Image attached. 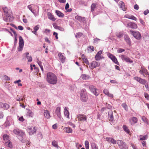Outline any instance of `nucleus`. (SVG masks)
Listing matches in <instances>:
<instances>
[{"label": "nucleus", "instance_id": "1", "mask_svg": "<svg viewBox=\"0 0 149 149\" xmlns=\"http://www.w3.org/2000/svg\"><path fill=\"white\" fill-rule=\"evenodd\" d=\"M2 9L4 13V16L3 17V20L7 22H10L12 17L11 10L5 6L3 7Z\"/></svg>", "mask_w": 149, "mask_h": 149}, {"label": "nucleus", "instance_id": "2", "mask_svg": "<svg viewBox=\"0 0 149 149\" xmlns=\"http://www.w3.org/2000/svg\"><path fill=\"white\" fill-rule=\"evenodd\" d=\"M47 80L49 83L54 84L57 83V77L54 73L49 72L47 73Z\"/></svg>", "mask_w": 149, "mask_h": 149}, {"label": "nucleus", "instance_id": "3", "mask_svg": "<svg viewBox=\"0 0 149 149\" xmlns=\"http://www.w3.org/2000/svg\"><path fill=\"white\" fill-rule=\"evenodd\" d=\"M27 8L35 16L39 15V8L38 6L31 4L28 5Z\"/></svg>", "mask_w": 149, "mask_h": 149}, {"label": "nucleus", "instance_id": "4", "mask_svg": "<svg viewBox=\"0 0 149 149\" xmlns=\"http://www.w3.org/2000/svg\"><path fill=\"white\" fill-rule=\"evenodd\" d=\"M81 99L84 102H86L88 99V96L85 89L82 90L81 92Z\"/></svg>", "mask_w": 149, "mask_h": 149}, {"label": "nucleus", "instance_id": "5", "mask_svg": "<svg viewBox=\"0 0 149 149\" xmlns=\"http://www.w3.org/2000/svg\"><path fill=\"white\" fill-rule=\"evenodd\" d=\"M130 33L137 40H139L141 38V36L139 31L131 30Z\"/></svg>", "mask_w": 149, "mask_h": 149}, {"label": "nucleus", "instance_id": "6", "mask_svg": "<svg viewBox=\"0 0 149 149\" xmlns=\"http://www.w3.org/2000/svg\"><path fill=\"white\" fill-rule=\"evenodd\" d=\"M117 144L120 149H127L128 147L125 143L121 140H117Z\"/></svg>", "mask_w": 149, "mask_h": 149}, {"label": "nucleus", "instance_id": "7", "mask_svg": "<svg viewBox=\"0 0 149 149\" xmlns=\"http://www.w3.org/2000/svg\"><path fill=\"white\" fill-rule=\"evenodd\" d=\"M37 130L35 127L31 126H29L27 129V131L30 135H33L36 133Z\"/></svg>", "mask_w": 149, "mask_h": 149}, {"label": "nucleus", "instance_id": "8", "mask_svg": "<svg viewBox=\"0 0 149 149\" xmlns=\"http://www.w3.org/2000/svg\"><path fill=\"white\" fill-rule=\"evenodd\" d=\"M13 132L15 134L17 135L22 137L24 136L25 135V134L23 131L18 129H16L13 130Z\"/></svg>", "mask_w": 149, "mask_h": 149}, {"label": "nucleus", "instance_id": "9", "mask_svg": "<svg viewBox=\"0 0 149 149\" xmlns=\"http://www.w3.org/2000/svg\"><path fill=\"white\" fill-rule=\"evenodd\" d=\"M24 45V41L21 36L19 37V47H18V50L20 52L21 51L23 48Z\"/></svg>", "mask_w": 149, "mask_h": 149}, {"label": "nucleus", "instance_id": "10", "mask_svg": "<svg viewBox=\"0 0 149 149\" xmlns=\"http://www.w3.org/2000/svg\"><path fill=\"white\" fill-rule=\"evenodd\" d=\"M90 91L93 93L95 96H98L99 93L97 92V89L93 85H90L89 87Z\"/></svg>", "mask_w": 149, "mask_h": 149}, {"label": "nucleus", "instance_id": "11", "mask_svg": "<svg viewBox=\"0 0 149 149\" xmlns=\"http://www.w3.org/2000/svg\"><path fill=\"white\" fill-rule=\"evenodd\" d=\"M78 120L81 121H86L87 120V117L83 114H79L77 116Z\"/></svg>", "mask_w": 149, "mask_h": 149}, {"label": "nucleus", "instance_id": "12", "mask_svg": "<svg viewBox=\"0 0 149 149\" xmlns=\"http://www.w3.org/2000/svg\"><path fill=\"white\" fill-rule=\"evenodd\" d=\"M120 57L123 61H125L126 62L132 63L133 62V61L130 59V58L124 55H121Z\"/></svg>", "mask_w": 149, "mask_h": 149}, {"label": "nucleus", "instance_id": "13", "mask_svg": "<svg viewBox=\"0 0 149 149\" xmlns=\"http://www.w3.org/2000/svg\"><path fill=\"white\" fill-rule=\"evenodd\" d=\"M134 79L139 82L140 83L143 85L145 84L146 82V81L138 77H135L134 78Z\"/></svg>", "mask_w": 149, "mask_h": 149}, {"label": "nucleus", "instance_id": "14", "mask_svg": "<svg viewBox=\"0 0 149 149\" xmlns=\"http://www.w3.org/2000/svg\"><path fill=\"white\" fill-rule=\"evenodd\" d=\"M102 51L100 50L97 53L95 56V58L96 60L98 61L104 58L103 56L101 55L102 53Z\"/></svg>", "mask_w": 149, "mask_h": 149}, {"label": "nucleus", "instance_id": "15", "mask_svg": "<svg viewBox=\"0 0 149 149\" xmlns=\"http://www.w3.org/2000/svg\"><path fill=\"white\" fill-rule=\"evenodd\" d=\"M100 63L96 61H93L91 63L90 68L91 69H93L97 67H98L100 65Z\"/></svg>", "mask_w": 149, "mask_h": 149}, {"label": "nucleus", "instance_id": "16", "mask_svg": "<svg viewBox=\"0 0 149 149\" xmlns=\"http://www.w3.org/2000/svg\"><path fill=\"white\" fill-rule=\"evenodd\" d=\"M127 26L131 28L132 29H136L137 27V24L134 22L128 23L127 25Z\"/></svg>", "mask_w": 149, "mask_h": 149}, {"label": "nucleus", "instance_id": "17", "mask_svg": "<svg viewBox=\"0 0 149 149\" xmlns=\"http://www.w3.org/2000/svg\"><path fill=\"white\" fill-rule=\"evenodd\" d=\"M138 120L137 118L135 117H132L129 120L130 123L132 125H133L137 123Z\"/></svg>", "mask_w": 149, "mask_h": 149}, {"label": "nucleus", "instance_id": "18", "mask_svg": "<svg viewBox=\"0 0 149 149\" xmlns=\"http://www.w3.org/2000/svg\"><path fill=\"white\" fill-rule=\"evenodd\" d=\"M61 107H57L56 109L55 112L57 116L60 118H61Z\"/></svg>", "mask_w": 149, "mask_h": 149}, {"label": "nucleus", "instance_id": "19", "mask_svg": "<svg viewBox=\"0 0 149 149\" xmlns=\"http://www.w3.org/2000/svg\"><path fill=\"white\" fill-rule=\"evenodd\" d=\"M58 56L59 57V59L61 62L63 63H64L65 61V58L63 56L62 53L60 52L58 54Z\"/></svg>", "mask_w": 149, "mask_h": 149}, {"label": "nucleus", "instance_id": "20", "mask_svg": "<svg viewBox=\"0 0 149 149\" xmlns=\"http://www.w3.org/2000/svg\"><path fill=\"white\" fill-rule=\"evenodd\" d=\"M3 143H6L7 142L10 141L9 136L7 134H4L3 136Z\"/></svg>", "mask_w": 149, "mask_h": 149}, {"label": "nucleus", "instance_id": "21", "mask_svg": "<svg viewBox=\"0 0 149 149\" xmlns=\"http://www.w3.org/2000/svg\"><path fill=\"white\" fill-rule=\"evenodd\" d=\"M109 119V120L111 121L114 120L113 115L112 111L110 110L108 112Z\"/></svg>", "mask_w": 149, "mask_h": 149}, {"label": "nucleus", "instance_id": "22", "mask_svg": "<svg viewBox=\"0 0 149 149\" xmlns=\"http://www.w3.org/2000/svg\"><path fill=\"white\" fill-rule=\"evenodd\" d=\"M47 15L49 19L50 20L53 21L56 20V19L54 17V16L50 12H48L47 13Z\"/></svg>", "mask_w": 149, "mask_h": 149}, {"label": "nucleus", "instance_id": "23", "mask_svg": "<svg viewBox=\"0 0 149 149\" xmlns=\"http://www.w3.org/2000/svg\"><path fill=\"white\" fill-rule=\"evenodd\" d=\"M64 114L66 117L69 118V113L68 111V107H65L64 108Z\"/></svg>", "mask_w": 149, "mask_h": 149}, {"label": "nucleus", "instance_id": "24", "mask_svg": "<svg viewBox=\"0 0 149 149\" xmlns=\"http://www.w3.org/2000/svg\"><path fill=\"white\" fill-rule=\"evenodd\" d=\"M44 114L45 117L47 119H49L50 117L49 112L47 110L44 111Z\"/></svg>", "mask_w": 149, "mask_h": 149}, {"label": "nucleus", "instance_id": "25", "mask_svg": "<svg viewBox=\"0 0 149 149\" xmlns=\"http://www.w3.org/2000/svg\"><path fill=\"white\" fill-rule=\"evenodd\" d=\"M63 130L65 132L68 133H72V128L69 127H65Z\"/></svg>", "mask_w": 149, "mask_h": 149}, {"label": "nucleus", "instance_id": "26", "mask_svg": "<svg viewBox=\"0 0 149 149\" xmlns=\"http://www.w3.org/2000/svg\"><path fill=\"white\" fill-rule=\"evenodd\" d=\"M81 58L84 63H85L86 64H89L88 61L84 54H83L82 55Z\"/></svg>", "mask_w": 149, "mask_h": 149}, {"label": "nucleus", "instance_id": "27", "mask_svg": "<svg viewBox=\"0 0 149 149\" xmlns=\"http://www.w3.org/2000/svg\"><path fill=\"white\" fill-rule=\"evenodd\" d=\"M0 105L2 107L4 108V109H8L9 107V106L8 104L4 103L1 102H0Z\"/></svg>", "mask_w": 149, "mask_h": 149}, {"label": "nucleus", "instance_id": "28", "mask_svg": "<svg viewBox=\"0 0 149 149\" xmlns=\"http://www.w3.org/2000/svg\"><path fill=\"white\" fill-rule=\"evenodd\" d=\"M55 13L59 17H63L64 16V14L59 10H56Z\"/></svg>", "mask_w": 149, "mask_h": 149}, {"label": "nucleus", "instance_id": "29", "mask_svg": "<svg viewBox=\"0 0 149 149\" xmlns=\"http://www.w3.org/2000/svg\"><path fill=\"white\" fill-rule=\"evenodd\" d=\"M81 77L83 80H87L90 78V76L88 75H87L85 74H81Z\"/></svg>", "mask_w": 149, "mask_h": 149}, {"label": "nucleus", "instance_id": "30", "mask_svg": "<svg viewBox=\"0 0 149 149\" xmlns=\"http://www.w3.org/2000/svg\"><path fill=\"white\" fill-rule=\"evenodd\" d=\"M124 39L128 44H131V41L130 39L129 36L126 35H125L124 36Z\"/></svg>", "mask_w": 149, "mask_h": 149}, {"label": "nucleus", "instance_id": "31", "mask_svg": "<svg viewBox=\"0 0 149 149\" xmlns=\"http://www.w3.org/2000/svg\"><path fill=\"white\" fill-rule=\"evenodd\" d=\"M29 54V52H26L25 54H24V55H25L26 56V57L28 60V61L29 62H31L32 61V58L31 56H28Z\"/></svg>", "mask_w": 149, "mask_h": 149}, {"label": "nucleus", "instance_id": "32", "mask_svg": "<svg viewBox=\"0 0 149 149\" xmlns=\"http://www.w3.org/2000/svg\"><path fill=\"white\" fill-rule=\"evenodd\" d=\"M123 128L125 132L127 134H130V131L128 129V128L126 125H123Z\"/></svg>", "mask_w": 149, "mask_h": 149}, {"label": "nucleus", "instance_id": "33", "mask_svg": "<svg viewBox=\"0 0 149 149\" xmlns=\"http://www.w3.org/2000/svg\"><path fill=\"white\" fill-rule=\"evenodd\" d=\"M119 6L120 8L124 11L125 10L124 3L122 1L120 2Z\"/></svg>", "mask_w": 149, "mask_h": 149}, {"label": "nucleus", "instance_id": "34", "mask_svg": "<svg viewBox=\"0 0 149 149\" xmlns=\"http://www.w3.org/2000/svg\"><path fill=\"white\" fill-rule=\"evenodd\" d=\"M27 110L28 111L27 112V113L29 116V117H33L34 116L33 113L29 109H28Z\"/></svg>", "mask_w": 149, "mask_h": 149}, {"label": "nucleus", "instance_id": "35", "mask_svg": "<svg viewBox=\"0 0 149 149\" xmlns=\"http://www.w3.org/2000/svg\"><path fill=\"white\" fill-rule=\"evenodd\" d=\"M96 4L94 3H93L92 4L91 7V12H93L94 10L95 9L96 7Z\"/></svg>", "mask_w": 149, "mask_h": 149}, {"label": "nucleus", "instance_id": "36", "mask_svg": "<svg viewBox=\"0 0 149 149\" xmlns=\"http://www.w3.org/2000/svg\"><path fill=\"white\" fill-rule=\"evenodd\" d=\"M52 145L55 147H56L57 149L59 148V146H58L57 142L55 141H53L52 142Z\"/></svg>", "mask_w": 149, "mask_h": 149}, {"label": "nucleus", "instance_id": "37", "mask_svg": "<svg viewBox=\"0 0 149 149\" xmlns=\"http://www.w3.org/2000/svg\"><path fill=\"white\" fill-rule=\"evenodd\" d=\"M6 144V145L8 147H9L10 148H12L13 147V145H12V143L10 141H8L6 143H5Z\"/></svg>", "mask_w": 149, "mask_h": 149}, {"label": "nucleus", "instance_id": "38", "mask_svg": "<svg viewBox=\"0 0 149 149\" xmlns=\"http://www.w3.org/2000/svg\"><path fill=\"white\" fill-rule=\"evenodd\" d=\"M123 35V33L122 32H119L116 33V36L117 37L119 38H121Z\"/></svg>", "mask_w": 149, "mask_h": 149}, {"label": "nucleus", "instance_id": "39", "mask_svg": "<svg viewBox=\"0 0 149 149\" xmlns=\"http://www.w3.org/2000/svg\"><path fill=\"white\" fill-rule=\"evenodd\" d=\"M143 76L144 77H146V75H148L149 74L147 70L145 69L144 68H143Z\"/></svg>", "mask_w": 149, "mask_h": 149}, {"label": "nucleus", "instance_id": "40", "mask_svg": "<svg viewBox=\"0 0 149 149\" xmlns=\"http://www.w3.org/2000/svg\"><path fill=\"white\" fill-rule=\"evenodd\" d=\"M91 146L92 149H98L96 145L94 143H91Z\"/></svg>", "mask_w": 149, "mask_h": 149}, {"label": "nucleus", "instance_id": "41", "mask_svg": "<svg viewBox=\"0 0 149 149\" xmlns=\"http://www.w3.org/2000/svg\"><path fill=\"white\" fill-rule=\"evenodd\" d=\"M122 106L123 107V108L126 111H127L128 110L127 106L126 103H124L122 104Z\"/></svg>", "mask_w": 149, "mask_h": 149}, {"label": "nucleus", "instance_id": "42", "mask_svg": "<svg viewBox=\"0 0 149 149\" xmlns=\"http://www.w3.org/2000/svg\"><path fill=\"white\" fill-rule=\"evenodd\" d=\"M75 19L80 22H81L83 18L79 16H77L75 17Z\"/></svg>", "mask_w": 149, "mask_h": 149}, {"label": "nucleus", "instance_id": "43", "mask_svg": "<svg viewBox=\"0 0 149 149\" xmlns=\"http://www.w3.org/2000/svg\"><path fill=\"white\" fill-rule=\"evenodd\" d=\"M86 149H89V142L87 141H86L85 142Z\"/></svg>", "mask_w": 149, "mask_h": 149}, {"label": "nucleus", "instance_id": "44", "mask_svg": "<svg viewBox=\"0 0 149 149\" xmlns=\"http://www.w3.org/2000/svg\"><path fill=\"white\" fill-rule=\"evenodd\" d=\"M141 119L144 122L148 123V120L145 116L142 117Z\"/></svg>", "mask_w": 149, "mask_h": 149}, {"label": "nucleus", "instance_id": "45", "mask_svg": "<svg viewBox=\"0 0 149 149\" xmlns=\"http://www.w3.org/2000/svg\"><path fill=\"white\" fill-rule=\"evenodd\" d=\"M148 136L147 135H146L145 136H143L142 137L140 138V140H146L147 138H148Z\"/></svg>", "mask_w": 149, "mask_h": 149}, {"label": "nucleus", "instance_id": "46", "mask_svg": "<svg viewBox=\"0 0 149 149\" xmlns=\"http://www.w3.org/2000/svg\"><path fill=\"white\" fill-rule=\"evenodd\" d=\"M112 61L116 64L119 65V63L118 62L117 60L116 57L114 58Z\"/></svg>", "mask_w": 149, "mask_h": 149}, {"label": "nucleus", "instance_id": "47", "mask_svg": "<svg viewBox=\"0 0 149 149\" xmlns=\"http://www.w3.org/2000/svg\"><path fill=\"white\" fill-rule=\"evenodd\" d=\"M82 35V33L80 32H79L77 33L75 37L76 38H79Z\"/></svg>", "mask_w": 149, "mask_h": 149}, {"label": "nucleus", "instance_id": "48", "mask_svg": "<svg viewBox=\"0 0 149 149\" xmlns=\"http://www.w3.org/2000/svg\"><path fill=\"white\" fill-rule=\"evenodd\" d=\"M39 28L40 25L38 24L37 25L34 27L33 28L34 30L37 31L39 29Z\"/></svg>", "mask_w": 149, "mask_h": 149}, {"label": "nucleus", "instance_id": "49", "mask_svg": "<svg viewBox=\"0 0 149 149\" xmlns=\"http://www.w3.org/2000/svg\"><path fill=\"white\" fill-rule=\"evenodd\" d=\"M103 92V93L106 95H107L109 93L108 90L106 89L104 90Z\"/></svg>", "mask_w": 149, "mask_h": 149}, {"label": "nucleus", "instance_id": "50", "mask_svg": "<svg viewBox=\"0 0 149 149\" xmlns=\"http://www.w3.org/2000/svg\"><path fill=\"white\" fill-rule=\"evenodd\" d=\"M144 96L145 98L148 100H149V95L147 93H145Z\"/></svg>", "mask_w": 149, "mask_h": 149}, {"label": "nucleus", "instance_id": "51", "mask_svg": "<svg viewBox=\"0 0 149 149\" xmlns=\"http://www.w3.org/2000/svg\"><path fill=\"white\" fill-rule=\"evenodd\" d=\"M125 51V50L124 49L122 48H119L117 50V52L118 53H120L123 52H124Z\"/></svg>", "mask_w": 149, "mask_h": 149}, {"label": "nucleus", "instance_id": "52", "mask_svg": "<svg viewBox=\"0 0 149 149\" xmlns=\"http://www.w3.org/2000/svg\"><path fill=\"white\" fill-rule=\"evenodd\" d=\"M112 60L115 57V56L112 54H109L108 56Z\"/></svg>", "mask_w": 149, "mask_h": 149}, {"label": "nucleus", "instance_id": "53", "mask_svg": "<svg viewBox=\"0 0 149 149\" xmlns=\"http://www.w3.org/2000/svg\"><path fill=\"white\" fill-rule=\"evenodd\" d=\"M112 60L115 57V56L112 54H109L108 56Z\"/></svg>", "mask_w": 149, "mask_h": 149}, {"label": "nucleus", "instance_id": "54", "mask_svg": "<svg viewBox=\"0 0 149 149\" xmlns=\"http://www.w3.org/2000/svg\"><path fill=\"white\" fill-rule=\"evenodd\" d=\"M130 19H132L135 21H136L137 20V18L133 15H131L130 16Z\"/></svg>", "mask_w": 149, "mask_h": 149}, {"label": "nucleus", "instance_id": "55", "mask_svg": "<svg viewBox=\"0 0 149 149\" xmlns=\"http://www.w3.org/2000/svg\"><path fill=\"white\" fill-rule=\"evenodd\" d=\"M110 142L113 144H116V141L112 138H111Z\"/></svg>", "mask_w": 149, "mask_h": 149}, {"label": "nucleus", "instance_id": "56", "mask_svg": "<svg viewBox=\"0 0 149 149\" xmlns=\"http://www.w3.org/2000/svg\"><path fill=\"white\" fill-rule=\"evenodd\" d=\"M4 79L6 80L7 81H9L10 80V78L9 77L7 76V75H5L4 76Z\"/></svg>", "mask_w": 149, "mask_h": 149}, {"label": "nucleus", "instance_id": "57", "mask_svg": "<svg viewBox=\"0 0 149 149\" xmlns=\"http://www.w3.org/2000/svg\"><path fill=\"white\" fill-rule=\"evenodd\" d=\"M21 97H19L18 95H17L16 97V100L17 101L20 102L21 101Z\"/></svg>", "mask_w": 149, "mask_h": 149}, {"label": "nucleus", "instance_id": "58", "mask_svg": "<svg viewBox=\"0 0 149 149\" xmlns=\"http://www.w3.org/2000/svg\"><path fill=\"white\" fill-rule=\"evenodd\" d=\"M100 40V39L97 38L94 39V42L95 43H97Z\"/></svg>", "mask_w": 149, "mask_h": 149}, {"label": "nucleus", "instance_id": "59", "mask_svg": "<svg viewBox=\"0 0 149 149\" xmlns=\"http://www.w3.org/2000/svg\"><path fill=\"white\" fill-rule=\"evenodd\" d=\"M139 21L140 23L143 25H145V23L141 19H139Z\"/></svg>", "mask_w": 149, "mask_h": 149}, {"label": "nucleus", "instance_id": "60", "mask_svg": "<svg viewBox=\"0 0 149 149\" xmlns=\"http://www.w3.org/2000/svg\"><path fill=\"white\" fill-rule=\"evenodd\" d=\"M37 62L38 63V64L40 66V67L41 66H41L42 65V62L41 61H40L39 60H38V59L37 60Z\"/></svg>", "mask_w": 149, "mask_h": 149}, {"label": "nucleus", "instance_id": "61", "mask_svg": "<svg viewBox=\"0 0 149 149\" xmlns=\"http://www.w3.org/2000/svg\"><path fill=\"white\" fill-rule=\"evenodd\" d=\"M50 31V30L49 29H46L43 32L46 33H49Z\"/></svg>", "mask_w": 149, "mask_h": 149}, {"label": "nucleus", "instance_id": "62", "mask_svg": "<svg viewBox=\"0 0 149 149\" xmlns=\"http://www.w3.org/2000/svg\"><path fill=\"white\" fill-rule=\"evenodd\" d=\"M53 26L54 28L56 29H58L59 26H57L56 24H53Z\"/></svg>", "mask_w": 149, "mask_h": 149}, {"label": "nucleus", "instance_id": "63", "mask_svg": "<svg viewBox=\"0 0 149 149\" xmlns=\"http://www.w3.org/2000/svg\"><path fill=\"white\" fill-rule=\"evenodd\" d=\"M149 13V10H146L144 11V14L145 15H146Z\"/></svg>", "mask_w": 149, "mask_h": 149}, {"label": "nucleus", "instance_id": "64", "mask_svg": "<svg viewBox=\"0 0 149 149\" xmlns=\"http://www.w3.org/2000/svg\"><path fill=\"white\" fill-rule=\"evenodd\" d=\"M144 85L146 88L147 89V90L149 91V86H148V84H146Z\"/></svg>", "mask_w": 149, "mask_h": 149}]
</instances>
